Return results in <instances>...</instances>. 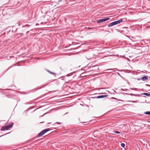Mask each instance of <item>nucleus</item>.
<instances>
[{
  "mask_svg": "<svg viewBox=\"0 0 150 150\" xmlns=\"http://www.w3.org/2000/svg\"><path fill=\"white\" fill-rule=\"evenodd\" d=\"M123 20L122 19H120V20L117 21L109 23L108 25V27H110L113 25H117L118 24L122 22Z\"/></svg>",
  "mask_w": 150,
  "mask_h": 150,
  "instance_id": "nucleus-1",
  "label": "nucleus"
},
{
  "mask_svg": "<svg viewBox=\"0 0 150 150\" xmlns=\"http://www.w3.org/2000/svg\"><path fill=\"white\" fill-rule=\"evenodd\" d=\"M14 124L11 123L10 125L6 126H2L1 129V130L2 131H5L8 129L9 128L12 127Z\"/></svg>",
  "mask_w": 150,
  "mask_h": 150,
  "instance_id": "nucleus-2",
  "label": "nucleus"
},
{
  "mask_svg": "<svg viewBox=\"0 0 150 150\" xmlns=\"http://www.w3.org/2000/svg\"><path fill=\"white\" fill-rule=\"evenodd\" d=\"M50 130V129L49 128H47L46 129H45L43 130H42L41 132L40 133H39L38 135H37V137L38 138L40 137L41 136H42L44 134H45L48 131Z\"/></svg>",
  "mask_w": 150,
  "mask_h": 150,
  "instance_id": "nucleus-3",
  "label": "nucleus"
},
{
  "mask_svg": "<svg viewBox=\"0 0 150 150\" xmlns=\"http://www.w3.org/2000/svg\"><path fill=\"white\" fill-rule=\"evenodd\" d=\"M110 19L109 18H102L98 19L97 20V23H100L101 22H105L106 21H108Z\"/></svg>",
  "mask_w": 150,
  "mask_h": 150,
  "instance_id": "nucleus-4",
  "label": "nucleus"
},
{
  "mask_svg": "<svg viewBox=\"0 0 150 150\" xmlns=\"http://www.w3.org/2000/svg\"><path fill=\"white\" fill-rule=\"evenodd\" d=\"M108 95H101V96H98L96 98H102L108 97Z\"/></svg>",
  "mask_w": 150,
  "mask_h": 150,
  "instance_id": "nucleus-5",
  "label": "nucleus"
},
{
  "mask_svg": "<svg viewBox=\"0 0 150 150\" xmlns=\"http://www.w3.org/2000/svg\"><path fill=\"white\" fill-rule=\"evenodd\" d=\"M141 79L143 81H145L147 80L148 78H147V76H143L142 78Z\"/></svg>",
  "mask_w": 150,
  "mask_h": 150,
  "instance_id": "nucleus-6",
  "label": "nucleus"
},
{
  "mask_svg": "<svg viewBox=\"0 0 150 150\" xmlns=\"http://www.w3.org/2000/svg\"><path fill=\"white\" fill-rule=\"evenodd\" d=\"M46 70L49 73H50L51 74H53V75H56V74L54 73H53V72H51V71H50L47 70V69H46Z\"/></svg>",
  "mask_w": 150,
  "mask_h": 150,
  "instance_id": "nucleus-7",
  "label": "nucleus"
},
{
  "mask_svg": "<svg viewBox=\"0 0 150 150\" xmlns=\"http://www.w3.org/2000/svg\"><path fill=\"white\" fill-rule=\"evenodd\" d=\"M143 94L147 96H150V94L147 93H143Z\"/></svg>",
  "mask_w": 150,
  "mask_h": 150,
  "instance_id": "nucleus-8",
  "label": "nucleus"
},
{
  "mask_svg": "<svg viewBox=\"0 0 150 150\" xmlns=\"http://www.w3.org/2000/svg\"><path fill=\"white\" fill-rule=\"evenodd\" d=\"M144 114H146L150 115V112L148 111V112H144Z\"/></svg>",
  "mask_w": 150,
  "mask_h": 150,
  "instance_id": "nucleus-9",
  "label": "nucleus"
},
{
  "mask_svg": "<svg viewBox=\"0 0 150 150\" xmlns=\"http://www.w3.org/2000/svg\"><path fill=\"white\" fill-rule=\"evenodd\" d=\"M113 132L115 133H116V134H119L120 133V132H119L118 131H114Z\"/></svg>",
  "mask_w": 150,
  "mask_h": 150,
  "instance_id": "nucleus-10",
  "label": "nucleus"
},
{
  "mask_svg": "<svg viewBox=\"0 0 150 150\" xmlns=\"http://www.w3.org/2000/svg\"><path fill=\"white\" fill-rule=\"evenodd\" d=\"M121 145L122 147L124 148L125 146V144L124 143H122Z\"/></svg>",
  "mask_w": 150,
  "mask_h": 150,
  "instance_id": "nucleus-11",
  "label": "nucleus"
},
{
  "mask_svg": "<svg viewBox=\"0 0 150 150\" xmlns=\"http://www.w3.org/2000/svg\"><path fill=\"white\" fill-rule=\"evenodd\" d=\"M127 101L129 102H132L133 103H135L136 102V101Z\"/></svg>",
  "mask_w": 150,
  "mask_h": 150,
  "instance_id": "nucleus-12",
  "label": "nucleus"
},
{
  "mask_svg": "<svg viewBox=\"0 0 150 150\" xmlns=\"http://www.w3.org/2000/svg\"><path fill=\"white\" fill-rule=\"evenodd\" d=\"M146 86H150V85H149V84H146Z\"/></svg>",
  "mask_w": 150,
  "mask_h": 150,
  "instance_id": "nucleus-13",
  "label": "nucleus"
},
{
  "mask_svg": "<svg viewBox=\"0 0 150 150\" xmlns=\"http://www.w3.org/2000/svg\"><path fill=\"white\" fill-rule=\"evenodd\" d=\"M132 94V95H134V96H135V95H136L133 94Z\"/></svg>",
  "mask_w": 150,
  "mask_h": 150,
  "instance_id": "nucleus-14",
  "label": "nucleus"
},
{
  "mask_svg": "<svg viewBox=\"0 0 150 150\" xmlns=\"http://www.w3.org/2000/svg\"><path fill=\"white\" fill-rule=\"evenodd\" d=\"M4 135H3L1 136H0V137H2V136H3Z\"/></svg>",
  "mask_w": 150,
  "mask_h": 150,
  "instance_id": "nucleus-15",
  "label": "nucleus"
},
{
  "mask_svg": "<svg viewBox=\"0 0 150 150\" xmlns=\"http://www.w3.org/2000/svg\"><path fill=\"white\" fill-rule=\"evenodd\" d=\"M30 109V108H28V109L27 110H28L29 109Z\"/></svg>",
  "mask_w": 150,
  "mask_h": 150,
  "instance_id": "nucleus-16",
  "label": "nucleus"
},
{
  "mask_svg": "<svg viewBox=\"0 0 150 150\" xmlns=\"http://www.w3.org/2000/svg\"><path fill=\"white\" fill-rule=\"evenodd\" d=\"M131 89H132V90H133V89H132V88H131Z\"/></svg>",
  "mask_w": 150,
  "mask_h": 150,
  "instance_id": "nucleus-17",
  "label": "nucleus"
},
{
  "mask_svg": "<svg viewBox=\"0 0 150 150\" xmlns=\"http://www.w3.org/2000/svg\"><path fill=\"white\" fill-rule=\"evenodd\" d=\"M51 123H49L48 124H50Z\"/></svg>",
  "mask_w": 150,
  "mask_h": 150,
  "instance_id": "nucleus-18",
  "label": "nucleus"
}]
</instances>
